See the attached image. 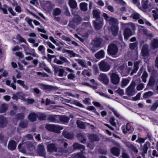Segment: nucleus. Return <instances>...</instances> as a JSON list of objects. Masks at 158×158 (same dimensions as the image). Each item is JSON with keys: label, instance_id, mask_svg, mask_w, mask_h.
I'll return each instance as SVG.
<instances>
[{"label": "nucleus", "instance_id": "1", "mask_svg": "<svg viewBox=\"0 0 158 158\" xmlns=\"http://www.w3.org/2000/svg\"><path fill=\"white\" fill-rule=\"evenodd\" d=\"M123 27H126L124 31V35L125 39L127 40L128 37L132 35L131 29L134 30L135 28V25L132 23L122 24Z\"/></svg>", "mask_w": 158, "mask_h": 158}, {"label": "nucleus", "instance_id": "2", "mask_svg": "<svg viewBox=\"0 0 158 158\" xmlns=\"http://www.w3.org/2000/svg\"><path fill=\"white\" fill-rule=\"evenodd\" d=\"M47 150L48 151L50 152H59L61 155L66 152V151L62 148L58 147L57 145L54 143L48 144L47 146Z\"/></svg>", "mask_w": 158, "mask_h": 158}, {"label": "nucleus", "instance_id": "3", "mask_svg": "<svg viewBox=\"0 0 158 158\" xmlns=\"http://www.w3.org/2000/svg\"><path fill=\"white\" fill-rule=\"evenodd\" d=\"M136 84L134 81H132L131 84L126 90V94L129 96H131L134 95L136 93L135 87Z\"/></svg>", "mask_w": 158, "mask_h": 158}, {"label": "nucleus", "instance_id": "4", "mask_svg": "<svg viewBox=\"0 0 158 158\" xmlns=\"http://www.w3.org/2000/svg\"><path fill=\"white\" fill-rule=\"evenodd\" d=\"M82 21L81 17L78 15L75 16L72 21H70L68 26L72 28H75L76 25L79 24Z\"/></svg>", "mask_w": 158, "mask_h": 158}, {"label": "nucleus", "instance_id": "5", "mask_svg": "<svg viewBox=\"0 0 158 158\" xmlns=\"http://www.w3.org/2000/svg\"><path fill=\"white\" fill-rule=\"evenodd\" d=\"M73 149L74 150H82V151H81L82 152L78 153L77 154V156L79 158H85V157L82 154V151L85 150V147L84 145L78 143H75L73 144Z\"/></svg>", "mask_w": 158, "mask_h": 158}, {"label": "nucleus", "instance_id": "6", "mask_svg": "<svg viewBox=\"0 0 158 158\" xmlns=\"http://www.w3.org/2000/svg\"><path fill=\"white\" fill-rule=\"evenodd\" d=\"M139 47L142 48L141 52L143 56H147L149 54L148 45L145 43L144 41L142 40L140 41Z\"/></svg>", "mask_w": 158, "mask_h": 158}, {"label": "nucleus", "instance_id": "7", "mask_svg": "<svg viewBox=\"0 0 158 158\" xmlns=\"http://www.w3.org/2000/svg\"><path fill=\"white\" fill-rule=\"evenodd\" d=\"M111 82L114 85H117L119 82L120 77L119 75L116 73H113L110 74Z\"/></svg>", "mask_w": 158, "mask_h": 158}, {"label": "nucleus", "instance_id": "8", "mask_svg": "<svg viewBox=\"0 0 158 158\" xmlns=\"http://www.w3.org/2000/svg\"><path fill=\"white\" fill-rule=\"evenodd\" d=\"M117 46L114 44H111L108 46L107 52L111 55H115L118 52Z\"/></svg>", "mask_w": 158, "mask_h": 158}, {"label": "nucleus", "instance_id": "9", "mask_svg": "<svg viewBox=\"0 0 158 158\" xmlns=\"http://www.w3.org/2000/svg\"><path fill=\"white\" fill-rule=\"evenodd\" d=\"M98 79L104 84L106 85H108L109 80L107 74L100 73L98 77Z\"/></svg>", "mask_w": 158, "mask_h": 158}, {"label": "nucleus", "instance_id": "10", "mask_svg": "<svg viewBox=\"0 0 158 158\" xmlns=\"http://www.w3.org/2000/svg\"><path fill=\"white\" fill-rule=\"evenodd\" d=\"M100 70L103 72H106L110 69V67L109 64L104 60L101 61L99 65Z\"/></svg>", "mask_w": 158, "mask_h": 158}, {"label": "nucleus", "instance_id": "11", "mask_svg": "<svg viewBox=\"0 0 158 158\" xmlns=\"http://www.w3.org/2000/svg\"><path fill=\"white\" fill-rule=\"evenodd\" d=\"M102 42V40L100 38H98L95 39L94 40L93 43L94 48H93L92 47L91 48V50L93 52L96 51L98 50L97 48L100 46Z\"/></svg>", "mask_w": 158, "mask_h": 158}, {"label": "nucleus", "instance_id": "12", "mask_svg": "<svg viewBox=\"0 0 158 158\" xmlns=\"http://www.w3.org/2000/svg\"><path fill=\"white\" fill-rule=\"evenodd\" d=\"M148 0L142 2V6L140 9L141 10L144 12H146L147 9L150 10L153 8L152 6L150 3L148 4Z\"/></svg>", "mask_w": 158, "mask_h": 158}, {"label": "nucleus", "instance_id": "13", "mask_svg": "<svg viewBox=\"0 0 158 158\" xmlns=\"http://www.w3.org/2000/svg\"><path fill=\"white\" fill-rule=\"evenodd\" d=\"M40 86L41 89L48 91L57 90L58 89V88L57 86L44 85L43 84H41Z\"/></svg>", "mask_w": 158, "mask_h": 158}, {"label": "nucleus", "instance_id": "14", "mask_svg": "<svg viewBox=\"0 0 158 158\" xmlns=\"http://www.w3.org/2000/svg\"><path fill=\"white\" fill-rule=\"evenodd\" d=\"M142 62L140 60L135 61L134 63L133 69L130 75H132L134 73H135L139 69V65Z\"/></svg>", "mask_w": 158, "mask_h": 158}, {"label": "nucleus", "instance_id": "15", "mask_svg": "<svg viewBox=\"0 0 158 158\" xmlns=\"http://www.w3.org/2000/svg\"><path fill=\"white\" fill-rule=\"evenodd\" d=\"M8 123L6 118L2 115L0 116V127L3 128L6 126Z\"/></svg>", "mask_w": 158, "mask_h": 158}, {"label": "nucleus", "instance_id": "16", "mask_svg": "<svg viewBox=\"0 0 158 158\" xmlns=\"http://www.w3.org/2000/svg\"><path fill=\"white\" fill-rule=\"evenodd\" d=\"M95 29L97 30L100 29L102 26V20H96L93 21Z\"/></svg>", "mask_w": 158, "mask_h": 158}, {"label": "nucleus", "instance_id": "17", "mask_svg": "<svg viewBox=\"0 0 158 158\" xmlns=\"http://www.w3.org/2000/svg\"><path fill=\"white\" fill-rule=\"evenodd\" d=\"M16 145L17 143L15 141L11 140L9 142L7 148L11 151L14 150L16 149Z\"/></svg>", "mask_w": 158, "mask_h": 158}, {"label": "nucleus", "instance_id": "18", "mask_svg": "<svg viewBox=\"0 0 158 158\" xmlns=\"http://www.w3.org/2000/svg\"><path fill=\"white\" fill-rule=\"evenodd\" d=\"M59 115H51L47 118V120L50 122L53 123H58L59 122Z\"/></svg>", "mask_w": 158, "mask_h": 158}, {"label": "nucleus", "instance_id": "19", "mask_svg": "<svg viewBox=\"0 0 158 158\" xmlns=\"http://www.w3.org/2000/svg\"><path fill=\"white\" fill-rule=\"evenodd\" d=\"M38 152L40 156H43L45 155V152L44 146L42 144H39L38 146Z\"/></svg>", "mask_w": 158, "mask_h": 158}, {"label": "nucleus", "instance_id": "20", "mask_svg": "<svg viewBox=\"0 0 158 158\" xmlns=\"http://www.w3.org/2000/svg\"><path fill=\"white\" fill-rule=\"evenodd\" d=\"M150 48L152 50H155L158 48V39H154L151 40Z\"/></svg>", "mask_w": 158, "mask_h": 158}, {"label": "nucleus", "instance_id": "21", "mask_svg": "<svg viewBox=\"0 0 158 158\" xmlns=\"http://www.w3.org/2000/svg\"><path fill=\"white\" fill-rule=\"evenodd\" d=\"M37 114L34 112L30 113L28 116V120L32 122L35 121L37 120Z\"/></svg>", "mask_w": 158, "mask_h": 158}, {"label": "nucleus", "instance_id": "22", "mask_svg": "<svg viewBox=\"0 0 158 158\" xmlns=\"http://www.w3.org/2000/svg\"><path fill=\"white\" fill-rule=\"evenodd\" d=\"M125 144L129 148H130L134 152L137 153L138 152V150L137 149L136 147L131 143L129 142H127Z\"/></svg>", "mask_w": 158, "mask_h": 158}, {"label": "nucleus", "instance_id": "23", "mask_svg": "<svg viewBox=\"0 0 158 158\" xmlns=\"http://www.w3.org/2000/svg\"><path fill=\"white\" fill-rule=\"evenodd\" d=\"M100 13V12L98 9L96 8L93 9V15L94 17L96 18V20L99 19Z\"/></svg>", "mask_w": 158, "mask_h": 158}, {"label": "nucleus", "instance_id": "24", "mask_svg": "<svg viewBox=\"0 0 158 158\" xmlns=\"http://www.w3.org/2000/svg\"><path fill=\"white\" fill-rule=\"evenodd\" d=\"M105 56V53L103 50H101L95 54V56L98 59H101L104 58Z\"/></svg>", "mask_w": 158, "mask_h": 158}, {"label": "nucleus", "instance_id": "25", "mask_svg": "<svg viewBox=\"0 0 158 158\" xmlns=\"http://www.w3.org/2000/svg\"><path fill=\"white\" fill-rule=\"evenodd\" d=\"M62 134L65 138L69 139H72L74 137V135L73 133H69L66 131H64Z\"/></svg>", "mask_w": 158, "mask_h": 158}, {"label": "nucleus", "instance_id": "26", "mask_svg": "<svg viewBox=\"0 0 158 158\" xmlns=\"http://www.w3.org/2000/svg\"><path fill=\"white\" fill-rule=\"evenodd\" d=\"M63 129V127L58 125H54L52 132L56 133H60L61 132L60 131Z\"/></svg>", "mask_w": 158, "mask_h": 158}, {"label": "nucleus", "instance_id": "27", "mask_svg": "<svg viewBox=\"0 0 158 158\" xmlns=\"http://www.w3.org/2000/svg\"><path fill=\"white\" fill-rule=\"evenodd\" d=\"M8 104L2 103L0 106V113H4L6 112L8 109Z\"/></svg>", "mask_w": 158, "mask_h": 158}, {"label": "nucleus", "instance_id": "28", "mask_svg": "<svg viewBox=\"0 0 158 158\" xmlns=\"http://www.w3.org/2000/svg\"><path fill=\"white\" fill-rule=\"evenodd\" d=\"M108 22L112 26V27L117 25V20L114 18L110 17Z\"/></svg>", "mask_w": 158, "mask_h": 158}, {"label": "nucleus", "instance_id": "29", "mask_svg": "<svg viewBox=\"0 0 158 158\" xmlns=\"http://www.w3.org/2000/svg\"><path fill=\"white\" fill-rule=\"evenodd\" d=\"M111 152L116 156H118L120 154V151L116 147H114L111 149Z\"/></svg>", "mask_w": 158, "mask_h": 158}, {"label": "nucleus", "instance_id": "30", "mask_svg": "<svg viewBox=\"0 0 158 158\" xmlns=\"http://www.w3.org/2000/svg\"><path fill=\"white\" fill-rule=\"evenodd\" d=\"M59 120L63 123H68L69 120V118L65 115H59Z\"/></svg>", "mask_w": 158, "mask_h": 158}, {"label": "nucleus", "instance_id": "31", "mask_svg": "<svg viewBox=\"0 0 158 158\" xmlns=\"http://www.w3.org/2000/svg\"><path fill=\"white\" fill-rule=\"evenodd\" d=\"M86 123L79 120H78L77 122V124L78 127L81 129H85V128Z\"/></svg>", "mask_w": 158, "mask_h": 158}, {"label": "nucleus", "instance_id": "32", "mask_svg": "<svg viewBox=\"0 0 158 158\" xmlns=\"http://www.w3.org/2000/svg\"><path fill=\"white\" fill-rule=\"evenodd\" d=\"M37 118L39 120H44L47 118L46 114L44 113H39L37 114Z\"/></svg>", "mask_w": 158, "mask_h": 158}, {"label": "nucleus", "instance_id": "33", "mask_svg": "<svg viewBox=\"0 0 158 158\" xmlns=\"http://www.w3.org/2000/svg\"><path fill=\"white\" fill-rule=\"evenodd\" d=\"M111 30L113 35L114 36L117 35L118 30V28L117 25L111 27Z\"/></svg>", "mask_w": 158, "mask_h": 158}, {"label": "nucleus", "instance_id": "34", "mask_svg": "<svg viewBox=\"0 0 158 158\" xmlns=\"http://www.w3.org/2000/svg\"><path fill=\"white\" fill-rule=\"evenodd\" d=\"M81 143H85L86 142V139L85 137L82 133H79L77 135Z\"/></svg>", "mask_w": 158, "mask_h": 158}, {"label": "nucleus", "instance_id": "35", "mask_svg": "<svg viewBox=\"0 0 158 158\" xmlns=\"http://www.w3.org/2000/svg\"><path fill=\"white\" fill-rule=\"evenodd\" d=\"M143 34L145 35L148 38L151 39L153 37V35L152 34H148L146 29H143L142 30Z\"/></svg>", "mask_w": 158, "mask_h": 158}, {"label": "nucleus", "instance_id": "36", "mask_svg": "<svg viewBox=\"0 0 158 158\" xmlns=\"http://www.w3.org/2000/svg\"><path fill=\"white\" fill-rule=\"evenodd\" d=\"M69 3L70 7L72 8H75L77 7V3L75 0H70Z\"/></svg>", "mask_w": 158, "mask_h": 158}, {"label": "nucleus", "instance_id": "37", "mask_svg": "<svg viewBox=\"0 0 158 158\" xmlns=\"http://www.w3.org/2000/svg\"><path fill=\"white\" fill-rule=\"evenodd\" d=\"M87 3L85 2L81 3L80 4L81 9L84 11H86L87 10Z\"/></svg>", "mask_w": 158, "mask_h": 158}, {"label": "nucleus", "instance_id": "38", "mask_svg": "<svg viewBox=\"0 0 158 158\" xmlns=\"http://www.w3.org/2000/svg\"><path fill=\"white\" fill-rule=\"evenodd\" d=\"M61 10L60 9L58 8H55L53 10V15L54 16L58 15L60 14Z\"/></svg>", "mask_w": 158, "mask_h": 158}, {"label": "nucleus", "instance_id": "39", "mask_svg": "<svg viewBox=\"0 0 158 158\" xmlns=\"http://www.w3.org/2000/svg\"><path fill=\"white\" fill-rule=\"evenodd\" d=\"M89 138V140L92 142L97 141L98 140V138L97 136L94 134L90 135Z\"/></svg>", "mask_w": 158, "mask_h": 158}, {"label": "nucleus", "instance_id": "40", "mask_svg": "<svg viewBox=\"0 0 158 158\" xmlns=\"http://www.w3.org/2000/svg\"><path fill=\"white\" fill-rule=\"evenodd\" d=\"M26 147L28 149L31 151H33L35 148V146L30 142L27 143Z\"/></svg>", "mask_w": 158, "mask_h": 158}, {"label": "nucleus", "instance_id": "41", "mask_svg": "<svg viewBox=\"0 0 158 158\" xmlns=\"http://www.w3.org/2000/svg\"><path fill=\"white\" fill-rule=\"evenodd\" d=\"M155 81V79L154 77H150L147 84L148 86H153L154 84Z\"/></svg>", "mask_w": 158, "mask_h": 158}, {"label": "nucleus", "instance_id": "42", "mask_svg": "<svg viewBox=\"0 0 158 158\" xmlns=\"http://www.w3.org/2000/svg\"><path fill=\"white\" fill-rule=\"evenodd\" d=\"M28 123L27 121H21L19 124V126L23 128H25L27 127Z\"/></svg>", "mask_w": 158, "mask_h": 158}, {"label": "nucleus", "instance_id": "43", "mask_svg": "<svg viewBox=\"0 0 158 158\" xmlns=\"http://www.w3.org/2000/svg\"><path fill=\"white\" fill-rule=\"evenodd\" d=\"M158 106V100L156 101L154 103L152 106L151 110L152 111H155Z\"/></svg>", "mask_w": 158, "mask_h": 158}, {"label": "nucleus", "instance_id": "44", "mask_svg": "<svg viewBox=\"0 0 158 158\" xmlns=\"http://www.w3.org/2000/svg\"><path fill=\"white\" fill-rule=\"evenodd\" d=\"M153 94V93L152 91H149L145 93L143 95V97L144 98H146L150 97Z\"/></svg>", "mask_w": 158, "mask_h": 158}, {"label": "nucleus", "instance_id": "45", "mask_svg": "<svg viewBox=\"0 0 158 158\" xmlns=\"http://www.w3.org/2000/svg\"><path fill=\"white\" fill-rule=\"evenodd\" d=\"M25 20L27 22L29 26L33 28H34V27L32 24V19L27 17L25 19Z\"/></svg>", "mask_w": 158, "mask_h": 158}, {"label": "nucleus", "instance_id": "46", "mask_svg": "<svg viewBox=\"0 0 158 158\" xmlns=\"http://www.w3.org/2000/svg\"><path fill=\"white\" fill-rule=\"evenodd\" d=\"M129 81L127 79H123L122 80L121 85L122 87H124L129 83Z\"/></svg>", "mask_w": 158, "mask_h": 158}, {"label": "nucleus", "instance_id": "47", "mask_svg": "<svg viewBox=\"0 0 158 158\" xmlns=\"http://www.w3.org/2000/svg\"><path fill=\"white\" fill-rule=\"evenodd\" d=\"M152 12L153 13V16L155 20L158 19V9L156 10H153Z\"/></svg>", "mask_w": 158, "mask_h": 158}, {"label": "nucleus", "instance_id": "48", "mask_svg": "<svg viewBox=\"0 0 158 158\" xmlns=\"http://www.w3.org/2000/svg\"><path fill=\"white\" fill-rule=\"evenodd\" d=\"M16 37V39L18 40L19 42H24L26 44L27 43L26 40L23 37L21 36L19 34H18Z\"/></svg>", "mask_w": 158, "mask_h": 158}, {"label": "nucleus", "instance_id": "49", "mask_svg": "<svg viewBox=\"0 0 158 158\" xmlns=\"http://www.w3.org/2000/svg\"><path fill=\"white\" fill-rule=\"evenodd\" d=\"M148 76V73L144 71L143 73L142 76L141 78L142 80V81L144 82H146L147 81L146 78Z\"/></svg>", "mask_w": 158, "mask_h": 158}, {"label": "nucleus", "instance_id": "50", "mask_svg": "<svg viewBox=\"0 0 158 158\" xmlns=\"http://www.w3.org/2000/svg\"><path fill=\"white\" fill-rule=\"evenodd\" d=\"M16 119L20 120L23 119L24 117V115L23 113H19L16 114Z\"/></svg>", "mask_w": 158, "mask_h": 158}, {"label": "nucleus", "instance_id": "51", "mask_svg": "<svg viewBox=\"0 0 158 158\" xmlns=\"http://www.w3.org/2000/svg\"><path fill=\"white\" fill-rule=\"evenodd\" d=\"M25 96L26 95L25 94L21 92L18 94L19 98L23 101H26V99L25 98Z\"/></svg>", "mask_w": 158, "mask_h": 158}, {"label": "nucleus", "instance_id": "52", "mask_svg": "<svg viewBox=\"0 0 158 158\" xmlns=\"http://www.w3.org/2000/svg\"><path fill=\"white\" fill-rule=\"evenodd\" d=\"M18 148L19 151L23 153H25L26 152V149L25 147H21V144H19L18 146Z\"/></svg>", "mask_w": 158, "mask_h": 158}, {"label": "nucleus", "instance_id": "53", "mask_svg": "<svg viewBox=\"0 0 158 158\" xmlns=\"http://www.w3.org/2000/svg\"><path fill=\"white\" fill-rule=\"evenodd\" d=\"M54 125L48 124L45 126V127L48 131L52 132Z\"/></svg>", "mask_w": 158, "mask_h": 158}, {"label": "nucleus", "instance_id": "54", "mask_svg": "<svg viewBox=\"0 0 158 158\" xmlns=\"http://www.w3.org/2000/svg\"><path fill=\"white\" fill-rule=\"evenodd\" d=\"M138 42H135L134 43H131L129 44L130 48L131 50H134L138 45Z\"/></svg>", "mask_w": 158, "mask_h": 158}, {"label": "nucleus", "instance_id": "55", "mask_svg": "<svg viewBox=\"0 0 158 158\" xmlns=\"http://www.w3.org/2000/svg\"><path fill=\"white\" fill-rule=\"evenodd\" d=\"M78 63L80 64L82 67L86 68V66L85 64V61L80 59H77V60Z\"/></svg>", "mask_w": 158, "mask_h": 158}, {"label": "nucleus", "instance_id": "56", "mask_svg": "<svg viewBox=\"0 0 158 158\" xmlns=\"http://www.w3.org/2000/svg\"><path fill=\"white\" fill-rule=\"evenodd\" d=\"M68 53L70 55H71V56H70V57H74L76 56H79L78 54H76V53L74 52L73 51H71L69 50Z\"/></svg>", "mask_w": 158, "mask_h": 158}, {"label": "nucleus", "instance_id": "57", "mask_svg": "<svg viewBox=\"0 0 158 158\" xmlns=\"http://www.w3.org/2000/svg\"><path fill=\"white\" fill-rule=\"evenodd\" d=\"M132 15L133 18L135 19H138L140 18L139 15L136 12L133 13Z\"/></svg>", "mask_w": 158, "mask_h": 158}, {"label": "nucleus", "instance_id": "58", "mask_svg": "<svg viewBox=\"0 0 158 158\" xmlns=\"http://www.w3.org/2000/svg\"><path fill=\"white\" fill-rule=\"evenodd\" d=\"M141 93H138L136 96L132 98V99L134 101H137L140 99Z\"/></svg>", "mask_w": 158, "mask_h": 158}, {"label": "nucleus", "instance_id": "59", "mask_svg": "<svg viewBox=\"0 0 158 158\" xmlns=\"http://www.w3.org/2000/svg\"><path fill=\"white\" fill-rule=\"evenodd\" d=\"M16 56H18L20 59L23 58L24 57V55L22 52H16L15 53Z\"/></svg>", "mask_w": 158, "mask_h": 158}, {"label": "nucleus", "instance_id": "60", "mask_svg": "<svg viewBox=\"0 0 158 158\" xmlns=\"http://www.w3.org/2000/svg\"><path fill=\"white\" fill-rule=\"evenodd\" d=\"M99 152L101 154L106 155L107 154V151L106 150L100 149L99 150Z\"/></svg>", "mask_w": 158, "mask_h": 158}, {"label": "nucleus", "instance_id": "61", "mask_svg": "<svg viewBox=\"0 0 158 158\" xmlns=\"http://www.w3.org/2000/svg\"><path fill=\"white\" fill-rule=\"evenodd\" d=\"M75 77V76L74 74L70 73L68 75V78L69 79L73 80Z\"/></svg>", "mask_w": 158, "mask_h": 158}, {"label": "nucleus", "instance_id": "62", "mask_svg": "<svg viewBox=\"0 0 158 158\" xmlns=\"http://www.w3.org/2000/svg\"><path fill=\"white\" fill-rule=\"evenodd\" d=\"M59 73L58 74V75L60 77H63L64 75V71L63 69H60L59 70Z\"/></svg>", "mask_w": 158, "mask_h": 158}, {"label": "nucleus", "instance_id": "63", "mask_svg": "<svg viewBox=\"0 0 158 158\" xmlns=\"http://www.w3.org/2000/svg\"><path fill=\"white\" fill-rule=\"evenodd\" d=\"M64 10H65V12H64V14H65L68 16H70L71 14L70 13L69 11V10L68 9V8L67 7H65L64 8Z\"/></svg>", "mask_w": 158, "mask_h": 158}, {"label": "nucleus", "instance_id": "64", "mask_svg": "<svg viewBox=\"0 0 158 158\" xmlns=\"http://www.w3.org/2000/svg\"><path fill=\"white\" fill-rule=\"evenodd\" d=\"M115 119L114 118H111L110 120V122L111 124L114 126H115L116 123L114 122Z\"/></svg>", "mask_w": 158, "mask_h": 158}]
</instances>
